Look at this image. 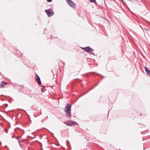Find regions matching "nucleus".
Returning <instances> with one entry per match:
<instances>
[{
	"label": "nucleus",
	"instance_id": "obj_6",
	"mask_svg": "<svg viewBox=\"0 0 150 150\" xmlns=\"http://www.w3.org/2000/svg\"><path fill=\"white\" fill-rule=\"evenodd\" d=\"M35 79L37 81L38 84H41V83L40 81V78L37 74H36V76H35Z\"/></svg>",
	"mask_w": 150,
	"mask_h": 150
},
{
	"label": "nucleus",
	"instance_id": "obj_11",
	"mask_svg": "<svg viewBox=\"0 0 150 150\" xmlns=\"http://www.w3.org/2000/svg\"><path fill=\"white\" fill-rule=\"evenodd\" d=\"M47 1L49 2H51L52 1V0H47Z\"/></svg>",
	"mask_w": 150,
	"mask_h": 150
},
{
	"label": "nucleus",
	"instance_id": "obj_4",
	"mask_svg": "<svg viewBox=\"0 0 150 150\" xmlns=\"http://www.w3.org/2000/svg\"><path fill=\"white\" fill-rule=\"evenodd\" d=\"M82 49L85 51L88 52H91L93 51V49L91 48L89 46L83 48Z\"/></svg>",
	"mask_w": 150,
	"mask_h": 150
},
{
	"label": "nucleus",
	"instance_id": "obj_8",
	"mask_svg": "<svg viewBox=\"0 0 150 150\" xmlns=\"http://www.w3.org/2000/svg\"><path fill=\"white\" fill-rule=\"evenodd\" d=\"M6 84V83L5 82H2L0 85V88H2L4 87Z\"/></svg>",
	"mask_w": 150,
	"mask_h": 150
},
{
	"label": "nucleus",
	"instance_id": "obj_1",
	"mask_svg": "<svg viewBox=\"0 0 150 150\" xmlns=\"http://www.w3.org/2000/svg\"><path fill=\"white\" fill-rule=\"evenodd\" d=\"M65 111L69 117H70L71 116V106L69 104H67L66 106Z\"/></svg>",
	"mask_w": 150,
	"mask_h": 150
},
{
	"label": "nucleus",
	"instance_id": "obj_12",
	"mask_svg": "<svg viewBox=\"0 0 150 150\" xmlns=\"http://www.w3.org/2000/svg\"><path fill=\"white\" fill-rule=\"evenodd\" d=\"M92 54H94V53H92Z\"/></svg>",
	"mask_w": 150,
	"mask_h": 150
},
{
	"label": "nucleus",
	"instance_id": "obj_13",
	"mask_svg": "<svg viewBox=\"0 0 150 150\" xmlns=\"http://www.w3.org/2000/svg\"><path fill=\"white\" fill-rule=\"evenodd\" d=\"M122 0V1H123V0Z\"/></svg>",
	"mask_w": 150,
	"mask_h": 150
},
{
	"label": "nucleus",
	"instance_id": "obj_7",
	"mask_svg": "<svg viewBox=\"0 0 150 150\" xmlns=\"http://www.w3.org/2000/svg\"><path fill=\"white\" fill-rule=\"evenodd\" d=\"M144 69H145V71H146L147 74L149 75L150 74V70H149V69H147V68L144 67Z\"/></svg>",
	"mask_w": 150,
	"mask_h": 150
},
{
	"label": "nucleus",
	"instance_id": "obj_3",
	"mask_svg": "<svg viewBox=\"0 0 150 150\" xmlns=\"http://www.w3.org/2000/svg\"><path fill=\"white\" fill-rule=\"evenodd\" d=\"M68 4L72 8H74L76 7V4L71 0H66Z\"/></svg>",
	"mask_w": 150,
	"mask_h": 150
},
{
	"label": "nucleus",
	"instance_id": "obj_10",
	"mask_svg": "<svg viewBox=\"0 0 150 150\" xmlns=\"http://www.w3.org/2000/svg\"><path fill=\"white\" fill-rule=\"evenodd\" d=\"M91 2H93L94 1H95V0H89Z\"/></svg>",
	"mask_w": 150,
	"mask_h": 150
},
{
	"label": "nucleus",
	"instance_id": "obj_5",
	"mask_svg": "<svg viewBox=\"0 0 150 150\" xmlns=\"http://www.w3.org/2000/svg\"><path fill=\"white\" fill-rule=\"evenodd\" d=\"M76 123L74 121H70L69 122H67V123H66V125L69 126H72L74 125H75V124H76Z\"/></svg>",
	"mask_w": 150,
	"mask_h": 150
},
{
	"label": "nucleus",
	"instance_id": "obj_2",
	"mask_svg": "<svg viewBox=\"0 0 150 150\" xmlns=\"http://www.w3.org/2000/svg\"><path fill=\"white\" fill-rule=\"evenodd\" d=\"M45 12L49 17H51L54 14V12L52 9L46 10H45Z\"/></svg>",
	"mask_w": 150,
	"mask_h": 150
},
{
	"label": "nucleus",
	"instance_id": "obj_9",
	"mask_svg": "<svg viewBox=\"0 0 150 150\" xmlns=\"http://www.w3.org/2000/svg\"><path fill=\"white\" fill-rule=\"evenodd\" d=\"M16 139L18 140V143L19 144L20 146H21L20 144L21 143V142L19 141V138L17 137L16 138Z\"/></svg>",
	"mask_w": 150,
	"mask_h": 150
}]
</instances>
